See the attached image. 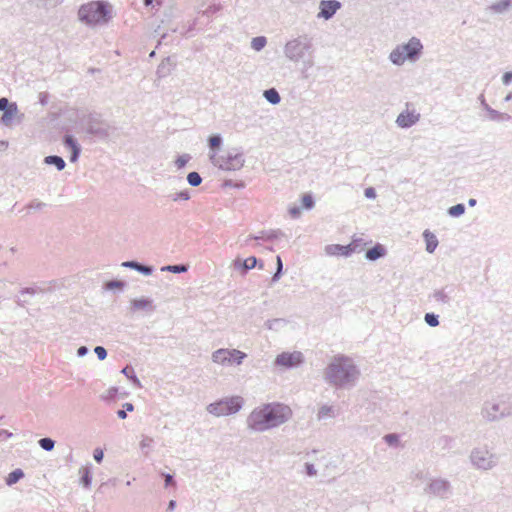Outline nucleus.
<instances>
[{
	"mask_svg": "<svg viewBox=\"0 0 512 512\" xmlns=\"http://www.w3.org/2000/svg\"><path fill=\"white\" fill-rule=\"evenodd\" d=\"M292 416L289 406L279 402L262 404L254 408L246 419L248 429L265 432L286 423Z\"/></svg>",
	"mask_w": 512,
	"mask_h": 512,
	"instance_id": "obj_1",
	"label": "nucleus"
},
{
	"mask_svg": "<svg viewBox=\"0 0 512 512\" xmlns=\"http://www.w3.org/2000/svg\"><path fill=\"white\" fill-rule=\"evenodd\" d=\"M325 381L335 388L345 389L355 386L360 370L354 361L345 355H336L324 370Z\"/></svg>",
	"mask_w": 512,
	"mask_h": 512,
	"instance_id": "obj_2",
	"label": "nucleus"
},
{
	"mask_svg": "<svg viewBox=\"0 0 512 512\" xmlns=\"http://www.w3.org/2000/svg\"><path fill=\"white\" fill-rule=\"evenodd\" d=\"M112 18V6L105 1H90L78 10V19L87 26L107 24Z\"/></svg>",
	"mask_w": 512,
	"mask_h": 512,
	"instance_id": "obj_3",
	"label": "nucleus"
},
{
	"mask_svg": "<svg viewBox=\"0 0 512 512\" xmlns=\"http://www.w3.org/2000/svg\"><path fill=\"white\" fill-rule=\"evenodd\" d=\"M481 416L487 422H497L512 416V394H501L486 400L481 408Z\"/></svg>",
	"mask_w": 512,
	"mask_h": 512,
	"instance_id": "obj_4",
	"label": "nucleus"
},
{
	"mask_svg": "<svg viewBox=\"0 0 512 512\" xmlns=\"http://www.w3.org/2000/svg\"><path fill=\"white\" fill-rule=\"evenodd\" d=\"M209 160L224 171H238L245 164V156L239 148H232L222 154H209Z\"/></svg>",
	"mask_w": 512,
	"mask_h": 512,
	"instance_id": "obj_5",
	"label": "nucleus"
},
{
	"mask_svg": "<svg viewBox=\"0 0 512 512\" xmlns=\"http://www.w3.org/2000/svg\"><path fill=\"white\" fill-rule=\"evenodd\" d=\"M314 52L312 40L304 35L288 41L284 46V55L294 63L304 60Z\"/></svg>",
	"mask_w": 512,
	"mask_h": 512,
	"instance_id": "obj_6",
	"label": "nucleus"
},
{
	"mask_svg": "<svg viewBox=\"0 0 512 512\" xmlns=\"http://www.w3.org/2000/svg\"><path fill=\"white\" fill-rule=\"evenodd\" d=\"M244 399L241 396L225 397L207 406V411L216 416H228L236 414L243 407Z\"/></svg>",
	"mask_w": 512,
	"mask_h": 512,
	"instance_id": "obj_7",
	"label": "nucleus"
},
{
	"mask_svg": "<svg viewBox=\"0 0 512 512\" xmlns=\"http://www.w3.org/2000/svg\"><path fill=\"white\" fill-rule=\"evenodd\" d=\"M85 126L87 134L100 140H108L115 131V128L98 114H89Z\"/></svg>",
	"mask_w": 512,
	"mask_h": 512,
	"instance_id": "obj_8",
	"label": "nucleus"
},
{
	"mask_svg": "<svg viewBox=\"0 0 512 512\" xmlns=\"http://www.w3.org/2000/svg\"><path fill=\"white\" fill-rule=\"evenodd\" d=\"M472 464L481 470H490L498 463V456L486 448H475L470 454Z\"/></svg>",
	"mask_w": 512,
	"mask_h": 512,
	"instance_id": "obj_9",
	"label": "nucleus"
},
{
	"mask_svg": "<svg viewBox=\"0 0 512 512\" xmlns=\"http://www.w3.org/2000/svg\"><path fill=\"white\" fill-rule=\"evenodd\" d=\"M304 363V355L300 351L282 352L278 354L274 360L275 366L285 369H294Z\"/></svg>",
	"mask_w": 512,
	"mask_h": 512,
	"instance_id": "obj_10",
	"label": "nucleus"
},
{
	"mask_svg": "<svg viewBox=\"0 0 512 512\" xmlns=\"http://www.w3.org/2000/svg\"><path fill=\"white\" fill-rule=\"evenodd\" d=\"M398 46L403 51L406 59L410 61L418 60L423 49L421 41L416 37H412L407 43Z\"/></svg>",
	"mask_w": 512,
	"mask_h": 512,
	"instance_id": "obj_11",
	"label": "nucleus"
},
{
	"mask_svg": "<svg viewBox=\"0 0 512 512\" xmlns=\"http://www.w3.org/2000/svg\"><path fill=\"white\" fill-rule=\"evenodd\" d=\"M426 491L432 493L433 495L441 499H446L448 498V495L451 492V485L449 481L442 478H438L430 482V484L426 488Z\"/></svg>",
	"mask_w": 512,
	"mask_h": 512,
	"instance_id": "obj_12",
	"label": "nucleus"
},
{
	"mask_svg": "<svg viewBox=\"0 0 512 512\" xmlns=\"http://www.w3.org/2000/svg\"><path fill=\"white\" fill-rule=\"evenodd\" d=\"M357 251V240H352L348 245L330 244L325 247V252L330 256L349 257Z\"/></svg>",
	"mask_w": 512,
	"mask_h": 512,
	"instance_id": "obj_13",
	"label": "nucleus"
},
{
	"mask_svg": "<svg viewBox=\"0 0 512 512\" xmlns=\"http://www.w3.org/2000/svg\"><path fill=\"white\" fill-rule=\"evenodd\" d=\"M342 7L338 0H322L319 3V12L317 17L325 20L331 19Z\"/></svg>",
	"mask_w": 512,
	"mask_h": 512,
	"instance_id": "obj_14",
	"label": "nucleus"
},
{
	"mask_svg": "<svg viewBox=\"0 0 512 512\" xmlns=\"http://www.w3.org/2000/svg\"><path fill=\"white\" fill-rule=\"evenodd\" d=\"M156 306L153 303V300L147 297L135 298L130 301V310L132 312L143 310L148 313L154 312Z\"/></svg>",
	"mask_w": 512,
	"mask_h": 512,
	"instance_id": "obj_15",
	"label": "nucleus"
},
{
	"mask_svg": "<svg viewBox=\"0 0 512 512\" xmlns=\"http://www.w3.org/2000/svg\"><path fill=\"white\" fill-rule=\"evenodd\" d=\"M419 118L420 115L416 114L414 111H405L398 115L396 119V124L400 128H410L419 121Z\"/></svg>",
	"mask_w": 512,
	"mask_h": 512,
	"instance_id": "obj_16",
	"label": "nucleus"
},
{
	"mask_svg": "<svg viewBox=\"0 0 512 512\" xmlns=\"http://www.w3.org/2000/svg\"><path fill=\"white\" fill-rule=\"evenodd\" d=\"M480 101H481V104L483 106V108L488 112L489 114V118L493 121H498V122H505V121H509L511 119V116L507 113H502V112H499L497 110L494 109V107H490L486 101H485V98L483 95H481L479 97Z\"/></svg>",
	"mask_w": 512,
	"mask_h": 512,
	"instance_id": "obj_17",
	"label": "nucleus"
},
{
	"mask_svg": "<svg viewBox=\"0 0 512 512\" xmlns=\"http://www.w3.org/2000/svg\"><path fill=\"white\" fill-rule=\"evenodd\" d=\"M282 237H286L285 233L281 231L280 229L276 230H267V231H261L259 235H251L245 240V244L248 243L249 240H273V239H279Z\"/></svg>",
	"mask_w": 512,
	"mask_h": 512,
	"instance_id": "obj_18",
	"label": "nucleus"
},
{
	"mask_svg": "<svg viewBox=\"0 0 512 512\" xmlns=\"http://www.w3.org/2000/svg\"><path fill=\"white\" fill-rule=\"evenodd\" d=\"M122 266L133 269L145 276L151 275L154 271L153 266L142 264L136 260L125 261L122 263Z\"/></svg>",
	"mask_w": 512,
	"mask_h": 512,
	"instance_id": "obj_19",
	"label": "nucleus"
},
{
	"mask_svg": "<svg viewBox=\"0 0 512 512\" xmlns=\"http://www.w3.org/2000/svg\"><path fill=\"white\" fill-rule=\"evenodd\" d=\"M258 264V259L255 256L248 257L247 259L237 258L234 260V267L237 270H241L243 274L247 273L252 268L256 267Z\"/></svg>",
	"mask_w": 512,
	"mask_h": 512,
	"instance_id": "obj_20",
	"label": "nucleus"
},
{
	"mask_svg": "<svg viewBox=\"0 0 512 512\" xmlns=\"http://www.w3.org/2000/svg\"><path fill=\"white\" fill-rule=\"evenodd\" d=\"M386 255V249L382 244H376L368 249L365 253V258L369 261H376Z\"/></svg>",
	"mask_w": 512,
	"mask_h": 512,
	"instance_id": "obj_21",
	"label": "nucleus"
},
{
	"mask_svg": "<svg viewBox=\"0 0 512 512\" xmlns=\"http://www.w3.org/2000/svg\"><path fill=\"white\" fill-rule=\"evenodd\" d=\"M212 361L218 364H231L232 359L229 354V349H218L212 353Z\"/></svg>",
	"mask_w": 512,
	"mask_h": 512,
	"instance_id": "obj_22",
	"label": "nucleus"
},
{
	"mask_svg": "<svg viewBox=\"0 0 512 512\" xmlns=\"http://www.w3.org/2000/svg\"><path fill=\"white\" fill-rule=\"evenodd\" d=\"M18 113V106L15 102H12L10 106L3 111L0 122L5 126H9L12 122L13 117Z\"/></svg>",
	"mask_w": 512,
	"mask_h": 512,
	"instance_id": "obj_23",
	"label": "nucleus"
},
{
	"mask_svg": "<svg viewBox=\"0 0 512 512\" xmlns=\"http://www.w3.org/2000/svg\"><path fill=\"white\" fill-rule=\"evenodd\" d=\"M43 163L49 166H54L57 169V171H62L66 167L65 160L58 155H49L44 157Z\"/></svg>",
	"mask_w": 512,
	"mask_h": 512,
	"instance_id": "obj_24",
	"label": "nucleus"
},
{
	"mask_svg": "<svg viewBox=\"0 0 512 512\" xmlns=\"http://www.w3.org/2000/svg\"><path fill=\"white\" fill-rule=\"evenodd\" d=\"M210 154H218L223 144V138L220 134H213L207 139Z\"/></svg>",
	"mask_w": 512,
	"mask_h": 512,
	"instance_id": "obj_25",
	"label": "nucleus"
},
{
	"mask_svg": "<svg viewBox=\"0 0 512 512\" xmlns=\"http://www.w3.org/2000/svg\"><path fill=\"white\" fill-rule=\"evenodd\" d=\"M512 7V0H500L488 7L494 13L503 14Z\"/></svg>",
	"mask_w": 512,
	"mask_h": 512,
	"instance_id": "obj_26",
	"label": "nucleus"
},
{
	"mask_svg": "<svg viewBox=\"0 0 512 512\" xmlns=\"http://www.w3.org/2000/svg\"><path fill=\"white\" fill-rule=\"evenodd\" d=\"M90 467H91V465H86L84 467H81L79 470V473L81 474L80 484L84 488H87V489L91 487V483H92V475H91Z\"/></svg>",
	"mask_w": 512,
	"mask_h": 512,
	"instance_id": "obj_27",
	"label": "nucleus"
},
{
	"mask_svg": "<svg viewBox=\"0 0 512 512\" xmlns=\"http://www.w3.org/2000/svg\"><path fill=\"white\" fill-rule=\"evenodd\" d=\"M423 237L426 241V251L428 253H433L438 245V240L436 236L429 230H425L423 233Z\"/></svg>",
	"mask_w": 512,
	"mask_h": 512,
	"instance_id": "obj_28",
	"label": "nucleus"
},
{
	"mask_svg": "<svg viewBox=\"0 0 512 512\" xmlns=\"http://www.w3.org/2000/svg\"><path fill=\"white\" fill-rule=\"evenodd\" d=\"M263 97L272 105H277L281 101V96L275 88L264 90Z\"/></svg>",
	"mask_w": 512,
	"mask_h": 512,
	"instance_id": "obj_29",
	"label": "nucleus"
},
{
	"mask_svg": "<svg viewBox=\"0 0 512 512\" xmlns=\"http://www.w3.org/2000/svg\"><path fill=\"white\" fill-rule=\"evenodd\" d=\"M171 66L172 63L170 57H166L165 59H163L157 68L158 77L162 78L169 75L171 72Z\"/></svg>",
	"mask_w": 512,
	"mask_h": 512,
	"instance_id": "obj_30",
	"label": "nucleus"
},
{
	"mask_svg": "<svg viewBox=\"0 0 512 512\" xmlns=\"http://www.w3.org/2000/svg\"><path fill=\"white\" fill-rule=\"evenodd\" d=\"M389 59L395 65H402L407 60L399 46L391 51Z\"/></svg>",
	"mask_w": 512,
	"mask_h": 512,
	"instance_id": "obj_31",
	"label": "nucleus"
},
{
	"mask_svg": "<svg viewBox=\"0 0 512 512\" xmlns=\"http://www.w3.org/2000/svg\"><path fill=\"white\" fill-rule=\"evenodd\" d=\"M25 476L22 469L17 468L11 471L5 479V482L8 486H12L20 481Z\"/></svg>",
	"mask_w": 512,
	"mask_h": 512,
	"instance_id": "obj_32",
	"label": "nucleus"
},
{
	"mask_svg": "<svg viewBox=\"0 0 512 512\" xmlns=\"http://www.w3.org/2000/svg\"><path fill=\"white\" fill-rule=\"evenodd\" d=\"M432 297L434 298L435 301L444 305H449L451 301V298L449 294L446 292L445 288L434 291Z\"/></svg>",
	"mask_w": 512,
	"mask_h": 512,
	"instance_id": "obj_33",
	"label": "nucleus"
},
{
	"mask_svg": "<svg viewBox=\"0 0 512 512\" xmlns=\"http://www.w3.org/2000/svg\"><path fill=\"white\" fill-rule=\"evenodd\" d=\"M121 373L124 374L135 386L141 387V382L138 379V377L136 376L135 371L132 366H129V365L125 366L121 370Z\"/></svg>",
	"mask_w": 512,
	"mask_h": 512,
	"instance_id": "obj_34",
	"label": "nucleus"
},
{
	"mask_svg": "<svg viewBox=\"0 0 512 512\" xmlns=\"http://www.w3.org/2000/svg\"><path fill=\"white\" fill-rule=\"evenodd\" d=\"M63 145L69 149L70 151H73V150H77V149H82L80 144L78 143L77 139L70 135V134H66L64 135L63 137Z\"/></svg>",
	"mask_w": 512,
	"mask_h": 512,
	"instance_id": "obj_35",
	"label": "nucleus"
},
{
	"mask_svg": "<svg viewBox=\"0 0 512 512\" xmlns=\"http://www.w3.org/2000/svg\"><path fill=\"white\" fill-rule=\"evenodd\" d=\"M162 271H168L175 274L184 273L188 270V265L186 264H176V265H167L161 268Z\"/></svg>",
	"mask_w": 512,
	"mask_h": 512,
	"instance_id": "obj_36",
	"label": "nucleus"
},
{
	"mask_svg": "<svg viewBox=\"0 0 512 512\" xmlns=\"http://www.w3.org/2000/svg\"><path fill=\"white\" fill-rule=\"evenodd\" d=\"M229 354L232 359V363L237 365H240L247 356L246 353L237 349H229Z\"/></svg>",
	"mask_w": 512,
	"mask_h": 512,
	"instance_id": "obj_37",
	"label": "nucleus"
},
{
	"mask_svg": "<svg viewBox=\"0 0 512 512\" xmlns=\"http://www.w3.org/2000/svg\"><path fill=\"white\" fill-rule=\"evenodd\" d=\"M267 44V39L264 36H257L252 38L251 47L255 51H261Z\"/></svg>",
	"mask_w": 512,
	"mask_h": 512,
	"instance_id": "obj_38",
	"label": "nucleus"
},
{
	"mask_svg": "<svg viewBox=\"0 0 512 512\" xmlns=\"http://www.w3.org/2000/svg\"><path fill=\"white\" fill-rule=\"evenodd\" d=\"M187 182L192 187H198L202 183V177L198 172H190L187 175Z\"/></svg>",
	"mask_w": 512,
	"mask_h": 512,
	"instance_id": "obj_39",
	"label": "nucleus"
},
{
	"mask_svg": "<svg viewBox=\"0 0 512 512\" xmlns=\"http://www.w3.org/2000/svg\"><path fill=\"white\" fill-rule=\"evenodd\" d=\"M38 444L43 450H45L47 452L52 451L55 447V441L49 437L41 438L38 441Z\"/></svg>",
	"mask_w": 512,
	"mask_h": 512,
	"instance_id": "obj_40",
	"label": "nucleus"
},
{
	"mask_svg": "<svg viewBox=\"0 0 512 512\" xmlns=\"http://www.w3.org/2000/svg\"><path fill=\"white\" fill-rule=\"evenodd\" d=\"M125 286H126V283L124 281L115 279V280L107 281L104 284V289H106V290H114V289L122 290Z\"/></svg>",
	"mask_w": 512,
	"mask_h": 512,
	"instance_id": "obj_41",
	"label": "nucleus"
},
{
	"mask_svg": "<svg viewBox=\"0 0 512 512\" xmlns=\"http://www.w3.org/2000/svg\"><path fill=\"white\" fill-rule=\"evenodd\" d=\"M465 213V206L464 204L462 203H459V204H456L454 206H451L449 209H448V214L451 216V217H460L461 215H463Z\"/></svg>",
	"mask_w": 512,
	"mask_h": 512,
	"instance_id": "obj_42",
	"label": "nucleus"
},
{
	"mask_svg": "<svg viewBox=\"0 0 512 512\" xmlns=\"http://www.w3.org/2000/svg\"><path fill=\"white\" fill-rule=\"evenodd\" d=\"M300 62L303 63L302 77L304 79H307L308 78L307 71L309 68H311L314 65L313 54L311 56H306V58L304 60H301Z\"/></svg>",
	"mask_w": 512,
	"mask_h": 512,
	"instance_id": "obj_43",
	"label": "nucleus"
},
{
	"mask_svg": "<svg viewBox=\"0 0 512 512\" xmlns=\"http://www.w3.org/2000/svg\"><path fill=\"white\" fill-rule=\"evenodd\" d=\"M426 324L430 327H436L439 325V316L434 313H426L424 316Z\"/></svg>",
	"mask_w": 512,
	"mask_h": 512,
	"instance_id": "obj_44",
	"label": "nucleus"
},
{
	"mask_svg": "<svg viewBox=\"0 0 512 512\" xmlns=\"http://www.w3.org/2000/svg\"><path fill=\"white\" fill-rule=\"evenodd\" d=\"M191 155L190 154H183V155H180L176 160H175V165L178 169H182L186 166V164L191 160Z\"/></svg>",
	"mask_w": 512,
	"mask_h": 512,
	"instance_id": "obj_45",
	"label": "nucleus"
},
{
	"mask_svg": "<svg viewBox=\"0 0 512 512\" xmlns=\"http://www.w3.org/2000/svg\"><path fill=\"white\" fill-rule=\"evenodd\" d=\"M315 201L311 194H304L302 197V206L303 208L310 210L314 207Z\"/></svg>",
	"mask_w": 512,
	"mask_h": 512,
	"instance_id": "obj_46",
	"label": "nucleus"
},
{
	"mask_svg": "<svg viewBox=\"0 0 512 512\" xmlns=\"http://www.w3.org/2000/svg\"><path fill=\"white\" fill-rule=\"evenodd\" d=\"M333 412V407L332 406H327V405H323L320 409H319V412H318V419L319 420H322V419H325L329 416H331Z\"/></svg>",
	"mask_w": 512,
	"mask_h": 512,
	"instance_id": "obj_47",
	"label": "nucleus"
},
{
	"mask_svg": "<svg viewBox=\"0 0 512 512\" xmlns=\"http://www.w3.org/2000/svg\"><path fill=\"white\" fill-rule=\"evenodd\" d=\"M153 442V438L143 436L142 440L140 441V449L145 455H148V451H146V449L150 448Z\"/></svg>",
	"mask_w": 512,
	"mask_h": 512,
	"instance_id": "obj_48",
	"label": "nucleus"
},
{
	"mask_svg": "<svg viewBox=\"0 0 512 512\" xmlns=\"http://www.w3.org/2000/svg\"><path fill=\"white\" fill-rule=\"evenodd\" d=\"M383 439L389 446H396L399 443V436L395 433L386 434Z\"/></svg>",
	"mask_w": 512,
	"mask_h": 512,
	"instance_id": "obj_49",
	"label": "nucleus"
},
{
	"mask_svg": "<svg viewBox=\"0 0 512 512\" xmlns=\"http://www.w3.org/2000/svg\"><path fill=\"white\" fill-rule=\"evenodd\" d=\"M171 198L173 201H179V200L187 201L190 199V193L188 190H183V191H180L178 193L171 195Z\"/></svg>",
	"mask_w": 512,
	"mask_h": 512,
	"instance_id": "obj_50",
	"label": "nucleus"
},
{
	"mask_svg": "<svg viewBox=\"0 0 512 512\" xmlns=\"http://www.w3.org/2000/svg\"><path fill=\"white\" fill-rule=\"evenodd\" d=\"M284 320L281 319V318H275V319H269L265 322V327L269 330H276L277 329V325L283 323Z\"/></svg>",
	"mask_w": 512,
	"mask_h": 512,
	"instance_id": "obj_51",
	"label": "nucleus"
},
{
	"mask_svg": "<svg viewBox=\"0 0 512 512\" xmlns=\"http://www.w3.org/2000/svg\"><path fill=\"white\" fill-rule=\"evenodd\" d=\"M94 352L100 361H103L107 357V350L103 346H96Z\"/></svg>",
	"mask_w": 512,
	"mask_h": 512,
	"instance_id": "obj_52",
	"label": "nucleus"
},
{
	"mask_svg": "<svg viewBox=\"0 0 512 512\" xmlns=\"http://www.w3.org/2000/svg\"><path fill=\"white\" fill-rule=\"evenodd\" d=\"M224 186L241 189L245 187V184L243 181L235 182L232 179H228L224 181Z\"/></svg>",
	"mask_w": 512,
	"mask_h": 512,
	"instance_id": "obj_53",
	"label": "nucleus"
},
{
	"mask_svg": "<svg viewBox=\"0 0 512 512\" xmlns=\"http://www.w3.org/2000/svg\"><path fill=\"white\" fill-rule=\"evenodd\" d=\"M45 206L46 204L44 202L33 200L27 205V208L32 210H41Z\"/></svg>",
	"mask_w": 512,
	"mask_h": 512,
	"instance_id": "obj_54",
	"label": "nucleus"
},
{
	"mask_svg": "<svg viewBox=\"0 0 512 512\" xmlns=\"http://www.w3.org/2000/svg\"><path fill=\"white\" fill-rule=\"evenodd\" d=\"M221 9V6L219 4H213V5H210L204 12L203 14L206 15V16H210V15H213L215 14L216 12H218L219 10Z\"/></svg>",
	"mask_w": 512,
	"mask_h": 512,
	"instance_id": "obj_55",
	"label": "nucleus"
},
{
	"mask_svg": "<svg viewBox=\"0 0 512 512\" xmlns=\"http://www.w3.org/2000/svg\"><path fill=\"white\" fill-rule=\"evenodd\" d=\"M306 474L310 477L316 476L317 470L312 463H305Z\"/></svg>",
	"mask_w": 512,
	"mask_h": 512,
	"instance_id": "obj_56",
	"label": "nucleus"
},
{
	"mask_svg": "<svg viewBox=\"0 0 512 512\" xmlns=\"http://www.w3.org/2000/svg\"><path fill=\"white\" fill-rule=\"evenodd\" d=\"M93 457L96 462L101 463L104 458V452L100 448H96L93 453Z\"/></svg>",
	"mask_w": 512,
	"mask_h": 512,
	"instance_id": "obj_57",
	"label": "nucleus"
},
{
	"mask_svg": "<svg viewBox=\"0 0 512 512\" xmlns=\"http://www.w3.org/2000/svg\"><path fill=\"white\" fill-rule=\"evenodd\" d=\"M81 150L82 149H77V150L71 151L70 158H69L70 162L75 163L78 161L79 156L81 154Z\"/></svg>",
	"mask_w": 512,
	"mask_h": 512,
	"instance_id": "obj_58",
	"label": "nucleus"
},
{
	"mask_svg": "<svg viewBox=\"0 0 512 512\" xmlns=\"http://www.w3.org/2000/svg\"><path fill=\"white\" fill-rule=\"evenodd\" d=\"M364 195L366 198L374 199L376 197V191L373 187H368L365 189Z\"/></svg>",
	"mask_w": 512,
	"mask_h": 512,
	"instance_id": "obj_59",
	"label": "nucleus"
},
{
	"mask_svg": "<svg viewBox=\"0 0 512 512\" xmlns=\"http://www.w3.org/2000/svg\"><path fill=\"white\" fill-rule=\"evenodd\" d=\"M504 85H509L512 82V71L505 72L502 76Z\"/></svg>",
	"mask_w": 512,
	"mask_h": 512,
	"instance_id": "obj_60",
	"label": "nucleus"
},
{
	"mask_svg": "<svg viewBox=\"0 0 512 512\" xmlns=\"http://www.w3.org/2000/svg\"><path fill=\"white\" fill-rule=\"evenodd\" d=\"M289 214L291 215V217L293 218H297L300 216L301 214V208L300 207H297V206H294V207H291L289 209Z\"/></svg>",
	"mask_w": 512,
	"mask_h": 512,
	"instance_id": "obj_61",
	"label": "nucleus"
},
{
	"mask_svg": "<svg viewBox=\"0 0 512 512\" xmlns=\"http://www.w3.org/2000/svg\"><path fill=\"white\" fill-rule=\"evenodd\" d=\"M11 103L6 97L0 98V111L7 109Z\"/></svg>",
	"mask_w": 512,
	"mask_h": 512,
	"instance_id": "obj_62",
	"label": "nucleus"
},
{
	"mask_svg": "<svg viewBox=\"0 0 512 512\" xmlns=\"http://www.w3.org/2000/svg\"><path fill=\"white\" fill-rule=\"evenodd\" d=\"M283 274V268H280V267H276V271L274 272L273 276H272V282H277L281 276Z\"/></svg>",
	"mask_w": 512,
	"mask_h": 512,
	"instance_id": "obj_63",
	"label": "nucleus"
},
{
	"mask_svg": "<svg viewBox=\"0 0 512 512\" xmlns=\"http://www.w3.org/2000/svg\"><path fill=\"white\" fill-rule=\"evenodd\" d=\"M89 352V349L87 346H80L78 349H77V356L78 357H84L85 355H87Z\"/></svg>",
	"mask_w": 512,
	"mask_h": 512,
	"instance_id": "obj_64",
	"label": "nucleus"
}]
</instances>
